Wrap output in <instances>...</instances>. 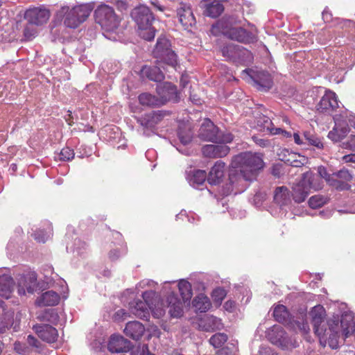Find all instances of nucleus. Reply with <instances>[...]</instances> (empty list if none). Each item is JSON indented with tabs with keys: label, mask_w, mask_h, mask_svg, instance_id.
I'll return each instance as SVG.
<instances>
[{
	"label": "nucleus",
	"mask_w": 355,
	"mask_h": 355,
	"mask_svg": "<svg viewBox=\"0 0 355 355\" xmlns=\"http://www.w3.org/2000/svg\"><path fill=\"white\" fill-rule=\"evenodd\" d=\"M141 73L142 76L148 78L150 80L155 82H160L164 80V73L157 66L148 67L144 66L141 70Z\"/></svg>",
	"instance_id": "29"
},
{
	"label": "nucleus",
	"mask_w": 355,
	"mask_h": 355,
	"mask_svg": "<svg viewBox=\"0 0 355 355\" xmlns=\"http://www.w3.org/2000/svg\"><path fill=\"white\" fill-rule=\"evenodd\" d=\"M165 303L171 317L179 318L182 316L183 313L182 304L175 293H169L166 297Z\"/></svg>",
	"instance_id": "20"
},
{
	"label": "nucleus",
	"mask_w": 355,
	"mask_h": 355,
	"mask_svg": "<svg viewBox=\"0 0 355 355\" xmlns=\"http://www.w3.org/2000/svg\"><path fill=\"white\" fill-rule=\"evenodd\" d=\"M150 4L152 6H153V7L159 10V11H161V12H164L166 9V8L162 6L159 2V1L157 0H153V1H150Z\"/></svg>",
	"instance_id": "61"
},
{
	"label": "nucleus",
	"mask_w": 355,
	"mask_h": 355,
	"mask_svg": "<svg viewBox=\"0 0 355 355\" xmlns=\"http://www.w3.org/2000/svg\"><path fill=\"white\" fill-rule=\"evenodd\" d=\"M153 55L157 62H163L173 67L177 64V55L171 49L169 40L165 37L157 39Z\"/></svg>",
	"instance_id": "8"
},
{
	"label": "nucleus",
	"mask_w": 355,
	"mask_h": 355,
	"mask_svg": "<svg viewBox=\"0 0 355 355\" xmlns=\"http://www.w3.org/2000/svg\"><path fill=\"white\" fill-rule=\"evenodd\" d=\"M164 116L165 113L162 111L152 112L144 114L138 119V122L145 128H153L159 123Z\"/></svg>",
	"instance_id": "25"
},
{
	"label": "nucleus",
	"mask_w": 355,
	"mask_h": 355,
	"mask_svg": "<svg viewBox=\"0 0 355 355\" xmlns=\"http://www.w3.org/2000/svg\"><path fill=\"white\" fill-rule=\"evenodd\" d=\"M341 147L355 151V135H351L347 141L342 143Z\"/></svg>",
	"instance_id": "56"
},
{
	"label": "nucleus",
	"mask_w": 355,
	"mask_h": 355,
	"mask_svg": "<svg viewBox=\"0 0 355 355\" xmlns=\"http://www.w3.org/2000/svg\"><path fill=\"white\" fill-rule=\"evenodd\" d=\"M94 17L96 22L107 32H113L116 30L121 21L113 8L105 4L98 6L94 11Z\"/></svg>",
	"instance_id": "7"
},
{
	"label": "nucleus",
	"mask_w": 355,
	"mask_h": 355,
	"mask_svg": "<svg viewBox=\"0 0 355 355\" xmlns=\"http://www.w3.org/2000/svg\"><path fill=\"white\" fill-rule=\"evenodd\" d=\"M297 155L298 154H296L295 153L290 152L287 149H283L279 153V157L282 161L287 164V161L286 159H293L295 158H297Z\"/></svg>",
	"instance_id": "53"
},
{
	"label": "nucleus",
	"mask_w": 355,
	"mask_h": 355,
	"mask_svg": "<svg viewBox=\"0 0 355 355\" xmlns=\"http://www.w3.org/2000/svg\"><path fill=\"white\" fill-rule=\"evenodd\" d=\"M223 10L224 8L220 3V0H214L207 6L205 13L206 15L214 18L219 16Z\"/></svg>",
	"instance_id": "35"
},
{
	"label": "nucleus",
	"mask_w": 355,
	"mask_h": 355,
	"mask_svg": "<svg viewBox=\"0 0 355 355\" xmlns=\"http://www.w3.org/2000/svg\"><path fill=\"white\" fill-rule=\"evenodd\" d=\"M355 331V320L351 314H344L341 317L340 324L338 321L329 322L328 341L330 347L336 348L338 345L337 338L341 334L343 338L351 336Z\"/></svg>",
	"instance_id": "5"
},
{
	"label": "nucleus",
	"mask_w": 355,
	"mask_h": 355,
	"mask_svg": "<svg viewBox=\"0 0 355 355\" xmlns=\"http://www.w3.org/2000/svg\"><path fill=\"white\" fill-rule=\"evenodd\" d=\"M179 21L185 30H189L196 25V21L193 10L189 5L180 3L177 10Z\"/></svg>",
	"instance_id": "14"
},
{
	"label": "nucleus",
	"mask_w": 355,
	"mask_h": 355,
	"mask_svg": "<svg viewBox=\"0 0 355 355\" xmlns=\"http://www.w3.org/2000/svg\"><path fill=\"white\" fill-rule=\"evenodd\" d=\"M193 305L198 311L202 313L209 309L211 303L207 296L200 294L193 299Z\"/></svg>",
	"instance_id": "33"
},
{
	"label": "nucleus",
	"mask_w": 355,
	"mask_h": 355,
	"mask_svg": "<svg viewBox=\"0 0 355 355\" xmlns=\"http://www.w3.org/2000/svg\"><path fill=\"white\" fill-rule=\"evenodd\" d=\"M264 128H266L268 130L270 131V132L272 134V135H278V134H284L286 137H291V134L290 132H288L285 130H283L281 128H274L272 127V123L271 122V121L267 118L265 121H264Z\"/></svg>",
	"instance_id": "46"
},
{
	"label": "nucleus",
	"mask_w": 355,
	"mask_h": 355,
	"mask_svg": "<svg viewBox=\"0 0 355 355\" xmlns=\"http://www.w3.org/2000/svg\"><path fill=\"white\" fill-rule=\"evenodd\" d=\"M178 288L183 300L187 301L191 298V286L189 282L181 280L178 284Z\"/></svg>",
	"instance_id": "41"
},
{
	"label": "nucleus",
	"mask_w": 355,
	"mask_h": 355,
	"mask_svg": "<svg viewBox=\"0 0 355 355\" xmlns=\"http://www.w3.org/2000/svg\"><path fill=\"white\" fill-rule=\"evenodd\" d=\"M116 6L117 8L121 11L126 10L128 8L127 3L122 0L117 1L116 2Z\"/></svg>",
	"instance_id": "62"
},
{
	"label": "nucleus",
	"mask_w": 355,
	"mask_h": 355,
	"mask_svg": "<svg viewBox=\"0 0 355 355\" xmlns=\"http://www.w3.org/2000/svg\"><path fill=\"white\" fill-rule=\"evenodd\" d=\"M230 148L225 144H207L202 148L203 155L209 158H221L229 154Z\"/></svg>",
	"instance_id": "17"
},
{
	"label": "nucleus",
	"mask_w": 355,
	"mask_h": 355,
	"mask_svg": "<svg viewBox=\"0 0 355 355\" xmlns=\"http://www.w3.org/2000/svg\"><path fill=\"white\" fill-rule=\"evenodd\" d=\"M240 46L239 45L229 44L222 49V54L227 59L234 61L235 56H236V55L239 53Z\"/></svg>",
	"instance_id": "40"
},
{
	"label": "nucleus",
	"mask_w": 355,
	"mask_h": 355,
	"mask_svg": "<svg viewBox=\"0 0 355 355\" xmlns=\"http://www.w3.org/2000/svg\"><path fill=\"white\" fill-rule=\"evenodd\" d=\"M37 284L35 277H30L28 282H26L22 286L21 283L19 285L18 293L19 295H25L26 291L31 294H33L37 289Z\"/></svg>",
	"instance_id": "37"
},
{
	"label": "nucleus",
	"mask_w": 355,
	"mask_h": 355,
	"mask_svg": "<svg viewBox=\"0 0 355 355\" xmlns=\"http://www.w3.org/2000/svg\"><path fill=\"white\" fill-rule=\"evenodd\" d=\"M157 92L161 105L168 101L178 102L180 98L176 87L170 83L158 85Z\"/></svg>",
	"instance_id": "12"
},
{
	"label": "nucleus",
	"mask_w": 355,
	"mask_h": 355,
	"mask_svg": "<svg viewBox=\"0 0 355 355\" xmlns=\"http://www.w3.org/2000/svg\"><path fill=\"white\" fill-rule=\"evenodd\" d=\"M322 189L320 179L313 175L311 172H306L302 175V179L293 187V198L297 203L305 200L311 189L319 190Z\"/></svg>",
	"instance_id": "6"
},
{
	"label": "nucleus",
	"mask_w": 355,
	"mask_h": 355,
	"mask_svg": "<svg viewBox=\"0 0 355 355\" xmlns=\"http://www.w3.org/2000/svg\"><path fill=\"white\" fill-rule=\"evenodd\" d=\"M287 161V164L294 166V167H300L302 165H304L306 162V159L304 156H302L300 155H297V158H295L293 159H286Z\"/></svg>",
	"instance_id": "52"
},
{
	"label": "nucleus",
	"mask_w": 355,
	"mask_h": 355,
	"mask_svg": "<svg viewBox=\"0 0 355 355\" xmlns=\"http://www.w3.org/2000/svg\"><path fill=\"white\" fill-rule=\"evenodd\" d=\"M13 279L10 275H0V296L6 299L9 298L13 289Z\"/></svg>",
	"instance_id": "31"
},
{
	"label": "nucleus",
	"mask_w": 355,
	"mask_h": 355,
	"mask_svg": "<svg viewBox=\"0 0 355 355\" xmlns=\"http://www.w3.org/2000/svg\"><path fill=\"white\" fill-rule=\"evenodd\" d=\"M31 26L32 25L28 23L24 30V35L27 39H31L37 34V30L35 28L31 27Z\"/></svg>",
	"instance_id": "57"
},
{
	"label": "nucleus",
	"mask_w": 355,
	"mask_h": 355,
	"mask_svg": "<svg viewBox=\"0 0 355 355\" xmlns=\"http://www.w3.org/2000/svg\"><path fill=\"white\" fill-rule=\"evenodd\" d=\"M225 164L221 160L216 162L207 175V182L210 184H220L224 178Z\"/></svg>",
	"instance_id": "21"
},
{
	"label": "nucleus",
	"mask_w": 355,
	"mask_h": 355,
	"mask_svg": "<svg viewBox=\"0 0 355 355\" xmlns=\"http://www.w3.org/2000/svg\"><path fill=\"white\" fill-rule=\"evenodd\" d=\"M342 161L345 163H355V153L344 155Z\"/></svg>",
	"instance_id": "60"
},
{
	"label": "nucleus",
	"mask_w": 355,
	"mask_h": 355,
	"mask_svg": "<svg viewBox=\"0 0 355 355\" xmlns=\"http://www.w3.org/2000/svg\"><path fill=\"white\" fill-rule=\"evenodd\" d=\"M338 107V101L335 92L326 90L317 105V110L320 112H330Z\"/></svg>",
	"instance_id": "15"
},
{
	"label": "nucleus",
	"mask_w": 355,
	"mask_h": 355,
	"mask_svg": "<svg viewBox=\"0 0 355 355\" xmlns=\"http://www.w3.org/2000/svg\"><path fill=\"white\" fill-rule=\"evenodd\" d=\"M311 322L313 326L315 334L320 338L327 339L329 329L326 328L324 322L325 310L321 305L315 306L310 311Z\"/></svg>",
	"instance_id": "9"
},
{
	"label": "nucleus",
	"mask_w": 355,
	"mask_h": 355,
	"mask_svg": "<svg viewBox=\"0 0 355 355\" xmlns=\"http://www.w3.org/2000/svg\"><path fill=\"white\" fill-rule=\"evenodd\" d=\"M33 329L37 336L44 341L54 343L58 338V334L55 328L49 324H37L33 326Z\"/></svg>",
	"instance_id": "18"
},
{
	"label": "nucleus",
	"mask_w": 355,
	"mask_h": 355,
	"mask_svg": "<svg viewBox=\"0 0 355 355\" xmlns=\"http://www.w3.org/2000/svg\"><path fill=\"white\" fill-rule=\"evenodd\" d=\"M139 103L147 106H160V101L158 97H155L148 93H144L139 96Z\"/></svg>",
	"instance_id": "38"
},
{
	"label": "nucleus",
	"mask_w": 355,
	"mask_h": 355,
	"mask_svg": "<svg viewBox=\"0 0 355 355\" xmlns=\"http://www.w3.org/2000/svg\"><path fill=\"white\" fill-rule=\"evenodd\" d=\"M318 175H315L313 173V175L315 177H318L319 179H320V182L322 183V181H321V179L323 178L326 180L327 182H328V180L329 179H331L332 177V174H329L327 173V171L325 167L324 166H319L318 168ZM321 185L322 186V184H321Z\"/></svg>",
	"instance_id": "54"
},
{
	"label": "nucleus",
	"mask_w": 355,
	"mask_h": 355,
	"mask_svg": "<svg viewBox=\"0 0 355 355\" xmlns=\"http://www.w3.org/2000/svg\"><path fill=\"white\" fill-rule=\"evenodd\" d=\"M336 178H338L342 182L347 183L352 179V175L347 169L340 170L338 172L333 173Z\"/></svg>",
	"instance_id": "51"
},
{
	"label": "nucleus",
	"mask_w": 355,
	"mask_h": 355,
	"mask_svg": "<svg viewBox=\"0 0 355 355\" xmlns=\"http://www.w3.org/2000/svg\"><path fill=\"white\" fill-rule=\"evenodd\" d=\"M73 150L69 147L62 148L59 154V159L62 161H69L73 159Z\"/></svg>",
	"instance_id": "50"
},
{
	"label": "nucleus",
	"mask_w": 355,
	"mask_h": 355,
	"mask_svg": "<svg viewBox=\"0 0 355 355\" xmlns=\"http://www.w3.org/2000/svg\"><path fill=\"white\" fill-rule=\"evenodd\" d=\"M239 22L234 16L224 17L218 21L216 27L229 39L244 43L253 42L254 35L241 27H236Z\"/></svg>",
	"instance_id": "4"
},
{
	"label": "nucleus",
	"mask_w": 355,
	"mask_h": 355,
	"mask_svg": "<svg viewBox=\"0 0 355 355\" xmlns=\"http://www.w3.org/2000/svg\"><path fill=\"white\" fill-rule=\"evenodd\" d=\"M130 15L137 24L141 37L150 41L155 36V28L153 26L155 17L150 8L145 5H139L131 11Z\"/></svg>",
	"instance_id": "2"
},
{
	"label": "nucleus",
	"mask_w": 355,
	"mask_h": 355,
	"mask_svg": "<svg viewBox=\"0 0 355 355\" xmlns=\"http://www.w3.org/2000/svg\"><path fill=\"white\" fill-rule=\"evenodd\" d=\"M148 307L141 300H135L130 303V311L136 317L147 319L149 316Z\"/></svg>",
	"instance_id": "27"
},
{
	"label": "nucleus",
	"mask_w": 355,
	"mask_h": 355,
	"mask_svg": "<svg viewBox=\"0 0 355 355\" xmlns=\"http://www.w3.org/2000/svg\"><path fill=\"white\" fill-rule=\"evenodd\" d=\"M252 79L257 89L260 91L266 92L272 86L271 76L268 72L258 71L252 77Z\"/></svg>",
	"instance_id": "23"
},
{
	"label": "nucleus",
	"mask_w": 355,
	"mask_h": 355,
	"mask_svg": "<svg viewBox=\"0 0 355 355\" xmlns=\"http://www.w3.org/2000/svg\"><path fill=\"white\" fill-rule=\"evenodd\" d=\"M143 301L148 306L149 309H152L153 305L157 302V295L156 293L152 290L145 291L142 294Z\"/></svg>",
	"instance_id": "45"
},
{
	"label": "nucleus",
	"mask_w": 355,
	"mask_h": 355,
	"mask_svg": "<svg viewBox=\"0 0 355 355\" xmlns=\"http://www.w3.org/2000/svg\"><path fill=\"white\" fill-rule=\"evenodd\" d=\"M198 135L202 140L218 142V128L210 120L206 119L199 129Z\"/></svg>",
	"instance_id": "16"
},
{
	"label": "nucleus",
	"mask_w": 355,
	"mask_h": 355,
	"mask_svg": "<svg viewBox=\"0 0 355 355\" xmlns=\"http://www.w3.org/2000/svg\"><path fill=\"white\" fill-rule=\"evenodd\" d=\"M347 117L349 124L355 128V114H349Z\"/></svg>",
	"instance_id": "64"
},
{
	"label": "nucleus",
	"mask_w": 355,
	"mask_h": 355,
	"mask_svg": "<svg viewBox=\"0 0 355 355\" xmlns=\"http://www.w3.org/2000/svg\"><path fill=\"white\" fill-rule=\"evenodd\" d=\"M268 338L272 344L279 346L283 349H291L297 346L295 341H293L288 338L286 333L280 326H274L268 332Z\"/></svg>",
	"instance_id": "10"
},
{
	"label": "nucleus",
	"mask_w": 355,
	"mask_h": 355,
	"mask_svg": "<svg viewBox=\"0 0 355 355\" xmlns=\"http://www.w3.org/2000/svg\"><path fill=\"white\" fill-rule=\"evenodd\" d=\"M207 180V175L205 171L196 170L193 171L191 175L189 178V184L193 187H197L202 184L205 181Z\"/></svg>",
	"instance_id": "34"
},
{
	"label": "nucleus",
	"mask_w": 355,
	"mask_h": 355,
	"mask_svg": "<svg viewBox=\"0 0 355 355\" xmlns=\"http://www.w3.org/2000/svg\"><path fill=\"white\" fill-rule=\"evenodd\" d=\"M145 331L144 325L138 321H132L127 323L124 332L127 336L134 340H139Z\"/></svg>",
	"instance_id": "28"
},
{
	"label": "nucleus",
	"mask_w": 355,
	"mask_h": 355,
	"mask_svg": "<svg viewBox=\"0 0 355 355\" xmlns=\"http://www.w3.org/2000/svg\"><path fill=\"white\" fill-rule=\"evenodd\" d=\"M198 327L200 329L205 331H214L221 329L223 323L220 319L213 315H208L200 320Z\"/></svg>",
	"instance_id": "24"
},
{
	"label": "nucleus",
	"mask_w": 355,
	"mask_h": 355,
	"mask_svg": "<svg viewBox=\"0 0 355 355\" xmlns=\"http://www.w3.org/2000/svg\"><path fill=\"white\" fill-rule=\"evenodd\" d=\"M273 316L277 322L284 323L288 320L289 313L285 306L279 304L275 307Z\"/></svg>",
	"instance_id": "36"
},
{
	"label": "nucleus",
	"mask_w": 355,
	"mask_h": 355,
	"mask_svg": "<svg viewBox=\"0 0 355 355\" xmlns=\"http://www.w3.org/2000/svg\"><path fill=\"white\" fill-rule=\"evenodd\" d=\"M275 201L279 205H286L291 202L290 192L286 187H277L274 195Z\"/></svg>",
	"instance_id": "32"
},
{
	"label": "nucleus",
	"mask_w": 355,
	"mask_h": 355,
	"mask_svg": "<svg viewBox=\"0 0 355 355\" xmlns=\"http://www.w3.org/2000/svg\"><path fill=\"white\" fill-rule=\"evenodd\" d=\"M233 140V135L231 133H225L220 135L219 133V139H218V142L222 143H230Z\"/></svg>",
	"instance_id": "59"
},
{
	"label": "nucleus",
	"mask_w": 355,
	"mask_h": 355,
	"mask_svg": "<svg viewBox=\"0 0 355 355\" xmlns=\"http://www.w3.org/2000/svg\"><path fill=\"white\" fill-rule=\"evenodd\" d=\"M243 182L241 175L234 169H230L228 182L222 187L220 193L227 196L231 194L234 189L238 191H242L244 188Z\"/></svg>",
	"instance_id": "13"
},
{
	"label": "nucleus",
	"mask_w": 355,
	"mask_h": 355,
	"mask_svg": "<svg viewBox=\"0 0 355 355\" xmlns=\"http://www.w3.org/2000/svg\"><path fill=\"white\" fill-rule=\"evenodd\" d=\"M148 349V347L146 345H143L141 347H139L137 349H134L131 354L132 355H135V353L140 354V355L144 354V352Z\"/></svg>",
	"instance_id": "63"
},
{
	"label": "nucleus",
	"mask_w": 355,
	"mask_h": 355,
	"mask_svg": "<svg viewBox=\"0 0 355 355\" xmlns=\"http://www.w3.org/2000/svg\"><path fill=\"white\" fill-rule=\"evenodd\" d=\"M227 340V336L223 333L213 335L209 339V343L215 348L222 347Z\"/></svg>",
	"instance_id": "43"
},
{
	"label": "nucleus",
	"mask_w": 355,
	"mask_h": 355,
	"mask_svg": "<svg viewBox=\"0 0 355 355\" xmlns=\"http://www.w3.org/2000/svg\"><path fill=\"white\" fill-rule=\"evenodd\" d=\"M94 6L91 3H84L69 8L62 6L57 12L58 17L63 19L65 26L76 28L83 23L89 16Z\"/></svg>",
	"instance_id": "3"
},
{
	"label": "nucleus",
	"mask_w": 355,
	"mask_h": 355,
	"mask_svg": "<svg viewBox=\"0 0 355 355\" xmlns=\"http://www.w3.org/2000/svg\"><path fill=\"white\" fill-rule=\"evenodd\" d=\"M326 203V198L320 195H315L310 198L309 205L312 209H318Z\"/></svg>",
	"instance_id": "47"
},
{
	"label": "nucleus",
	"mask_w": 355,
	"mask_h": 355,
	"mask_svg": "<svg viewBox=\"0 0 355 355\" xmlns=\"http://www.w3.org/2000/svg\"><path fill=\"white\" fill-rule=\"evenodd\" d=\"M226 291L222 288H217L212 291L211 297L216 303L220 304L226 296Z\"/></svg>",
	"instance_id": "49"
},
{
	"label": "nucleus",
	"mask_w": 355,
	"mask_h": 355,
	"mask_svg": "<svg viewBox=\"0 0 355 355\" xmlns=\"http://www.w3.org/2000/svg\"><path fill=\"white\" fill-rule=\"evenodd\" d=\"M57 318V315L53 309H45L37 315V319L40 322H52Z\"/></svg>",
	"instance_id": "42"
},
{
	"label": "nucleus",
	"mask_w": 355,
	"mask_h": 355,
	"mask_svg": "<svg viewBox=\"0 0 355 355\" xmlns=\"http://www.w3.org/2000/svg\"><path fill=\"white\" fill-rule=\"evenodd\" d=\"M304 139L306 143L309 145L316 147L318 149H322L324 147L323 143L321 141L319 137L315 134L306 131L303 134Z\"/></svg>",
	"instance_id": "39"
},
{
	"label": "nucleus",
	"mask_w": 355,
	"mask_h": 355,
	"mask_svg": "<svg viewBox=\"0 0 355 355\" xmlns=\"http://www.w3.org/2000/svg\"><path fill=\"white\" fill-rule=\"evenodd\" d=\"M27 343L29 347H26L25 345L18 342L15 343V349L17 352L26 354L31 352H40L42 349V344L34 336L29 335L26 339Z\"/></svg>",
	"instance_id": "19"
},
{
	"label": "nucleus",
	"mask_w": 355,
	"mask_h": 355,
	"mask_svg": "<svg viewBox=\"0 0 355 355\" xmlns=\"http://www.w3.org/2000/svg\"><path fill=\"white\" fill-rule=\"evenodd\" d=\"M236 55L237 56H235L234 61L243 63L250 62L252 58L251 53L241 46L239 49V53H237Z\"/></svg>",
	"instance_id": "44"
},
{
	"label": "nucleus",
	"mask_w": 355,
	"mask_h": 355,
	"mask_svg": "<svg viewBox=\"0 0 355 355\" xmlns=\"http://www.w3.org/2000/svg\"><path fill=\"white\" fill-rule=\"evenodd\" d=\"M296 324L299 330L302 334H306L309 332L310 328L307 322H305L304 320H302V322L297 321Z\"/></svg>",
	"instance_id": "58"
},
{
	"label": "nucleus",
	"mask_w": 355,
	"mask_h": 355,
	"mask_svg": "<svg viewBox=\"0 0 355 355\" xmlns=\"http://www.w3.org/2000/svg\"><path fill=\"white\" fill-rule=\"evenodd\" d=\"M51 16L49 9L44 7H35L27 10L24 18L31 25L42 26L46 24Z\"/></svg>",
	"instance_id": "11"
},
{
	"label": "nucleus",
	"mask_w": 355,
	"mask_h": 355,
	"mask_svg": "<svg viewBox=\"0 0 355 355\" xmlns=\"http://www.w3.org/2000/svg\"><path fill=\"white\" fill-rule=\"evenodd\" d=\"M130 343L123 336L113 335L108 343V349L111 352L120 353L127 352L130 349Z\"/></svg>",
	"instance_id": "22"
},
{
	"label": "nucleus",
	"mask_w": 355,
	"mask_h": 355,
	"mask_svg": "<svg viewBox=\"0 0 355 355\" xmlns=\"http://www.w3.org/2000/svg\"><path fill=\"white\" fill-rule=\"evenodd\" d=\"M163 306V304H161ZM164 306H166L165 304H164ZM150 310L153 316L156 318H159L162 316H163L165 313V309L163 308V306H156V305L154 304L153 305L152 309H148V311Z\"/></svg>",
	"instance_id": "55"
},
{
	"label": "nucleus",
	"mask_w": 355,
	"mask_h": 355,
	"mask_svg": "<svg viewBox=\"0 0 355 355\" xmlns=\"http://www.w3.org/2000/svg\"><path fill=\"white\" fill-rule=\"evenodd\" d=\"M332 178L331 179L328 180V184L330 186H332L337 189L340 190H345L348 189L349 188V186L341 180H340L338 178H336L334 174H332Z\"/></svg>",
	"instance_id": "48"
},
{
	"label": "nucleus",
	"mask_w": 355,
	"mask_h": 355,
	"mask_svg": "<svg viewBox=\"0 0 355 355\" xmlns=\"http://www.w3.org/2000/svg\"><path fill=\"white\" fill-rule=\"evenodd\" d=\"M60 295L53 291H49L44 293L36 301L39 306H55L60 301Z\"/></svg>",
	"instance_id": "30"
},
{
	"label": "nucleus",
	"mask_w": 355,
	"mask_h": 355,
	"mask_svg": "<svg viewBox=\"0 0 355 355\" xmlns=\"http://www.w3.org/2000/svg\"><path fill=\"white\" fill-rule=\"evenodd\" d=\"M264 166L262 155L247 151L232 157L230 169H234L243 182H251L256 179Z\"/></svg>",
	"instance_id": "1"
},
{
	"label": "nucleus",
	"mask_w": 355,
	"mask_h": 355,
	"mask_svg": "<svg viewBox=\"0 0 355 355\" xmlns=\"http://www.w3.org/2000/svg\"><path fill=\"white\" fill-rule=\"evenodd\" d=\"M349 128L347 124L336 123L333 129L329 132L328 138L333 142H338L343 139L349 133Z\"/></svg>",
	"instance_id": "26"
}]
</instances>
